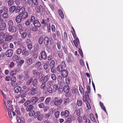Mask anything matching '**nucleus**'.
I'll use <instances>...</instances> for the list:
<instances>
[{
    "instance_id": "nucleus-1",
    "label": "nucleus",
    "mask_w": 123,
    "mask_h": 123,
    "mask_svg": "<svg viewBox=\"0 0 123 123\" xmlns=\"http://www.w3.org/2000/svg\"><path fill=\"white\" fill-rule=\"evenodd\" d=\"M36 20L34 16H31L30 18L28 19L25 22V24L26 26H28L31 24V23H33Z\"/></svg>"
},
{
    "instance_id": "nucleus-2",
    "label": "nucleus",
    "mask_w": 123,
    "mask_h": 123,
    "mask_svg": "<svg viewBox=\"0 0 123 123\" xmlns=\"http://www.w3.org/2000/svg\"><path fill=\"white\" fill-rule=\"evenodd\" d=\"M39 58L40 60H46L47 58V55L46 52L44 51H43L40 53V55L39 57Z\"/></svg>"
},
{
    "instance_id": "nucleus-3",
    "label": "nucleus",
    "mask_w": 123,
    "mask_h": 123,
    "mask_svg": "<svg viewBox=\"0 0 123 123\" xmlns=\"http://www.w3.org/2000/svg\"><path fill=\"white\" fill-rule=\"evenodd\" d=\"M54 105L57 106L61 105L62 103L63 100L62 99H59L57 97H55L54 98Z\"/></svg>"
},
{
    "instance_id": "nucleus-4",
    "label": "nucleus",
    "mask_w": 123,
    "mask_h": 123,
    "mask_svg": "<svg viewBox=\"0 0 123 123\" xmlns=\"http://www.w3.org/2000/svg\"><path fill=\"white\" fill-rule=\"evenodd\" d=\"M28 5L26 2H25L24 3V4L20 8V12H19V14L20 15H21L23 13L25 12V7L26 6H27Z\"/></svg>"
},
{
    "instance_id": "nucleus-5",
    "label": "nucleus",
    "mask_w": 123,
    "mask_h": 123,
    "mask_svg": "<svg viewBox=\"0 0 123 123\" xmlns=\"http://www.w3.org/2000/svg\"><path fill=\"white\" fill-rule=\"evenodd\" d=\"M31 94L32 95H34L38 92V89L37 88L33 87L30 91Z\"/></svg>"
},
{
    "instance_id": "nucleus-6",
    "label": "nucleus",
    "mask_w": 123,
    "mask_h": 123,
    "mask_svg": "<svg viewBox=\"0 0 123 123\" xmlns=\"http://www.w3.org/2000/svg\"><path fill=\"white\" fill-rule=\"evenodd\" d=\"M70 114V112L68 110H66L64 111H62L61 113V115L62 117L63 116L65 117H67Z\"/></svg>"
},
{
    "instance_id": "nucleus-7",
    "label": "nucleus",
    "mask_w": 123,
    "mask_h": 123,
    "mask_svg": "<svg viewBox=\"0 0 123 123\" xmlns=\"http://www.w3.org/2000/svg\"><path fill=\"white\" fill-rule=\"evenodd\" d=\"M38 100V98L37 97H34L30 100V104L32 105H34L37 101Z\"/></svg>"
},
{
    "instance_id": "nucleus-8",
    "label": "nucleus",
    "mask_w": 123,
    "mask_h": 123,
    "mask_svg": "<svg viewBox=\"0 0 123 123\" xmlns=\"http://www.w3.org/2000/svg\"><path fill=\"white\" fill-rule=\"evenodd\" d=\"M72 43L73 46L74 45L73 43H74V45L76 48H78V45L80 44V42L78 38H76L75 40L73 41V43Z\"/></svg>"
},
{
    "instance_id": "nucleus-9",
    "label": "nucleus",
    "mask_w": 123,
    "mask_h": 123,
    "mask_svg": "<svg viewBox=\"0 0 123 123\" xmlns=\"http://www.w3.org/2000/svg\"><path fill=\"white\" fill-rule=\"evenodd\" d=\"M36 11L38 13H39L41 12L44 11V9L43 6L42 5H40L38 7L36 8Z\"/></svg>"
},
{
    "instance_id": "nucleus-10",
    "label": "nucleus",
    "mask_w": 123,
    "mask_h": 123,
    "mask_svg": "<svg viewBox=\"0 0 123 123\" xmlns=\"http://www.w3.org/2000/svg\"><path fill=\"white\" fill-rule=\"evenodd\" d=\"M8 29L9 31L12 33L16 32L17 30V28L14 26L8 27Z\"/></svg>"
},
{
    "instance_id": "nucleus-11",
    "label": "nucleus",
    "mask_w": 123,
    "mask_h": 123,
    "mask_svg": "<svg viewBox=\"0 0 123 123\" xmlns=\"http://www.w3.org/2000/svg\"><path fill=\"white\" fill-rule=\"evenodd\" d=\"M13 53V51L12 49L8 50L6 52V56L7 57H11Z\"/></svg>"
},
{
    "instance_id": "nucleus-12",
    "label": "nucleus",
    "mask_w": 123,
    "mask_h": 123,
    "mask_svg": "<svg viewBox=\"0 0 123 123\" xmlns=\"http://www.w3.org/2000/svg\"><path fill=\"white\" fill-rule=\"evenodd\" d=\"M43 42L45 46H48L49 43V40L48 37L46 36L43 39Z\"/></svg>"
},
{
    "instance_id": "nucleus-13",
    "label": "nucleus",
    "mask_w": 123,
    "mask_h": 123,
    "mask_svg": "<svg viewBox=\"0 0 123 123\" xmlns=\"http://www.w3.org/2000/svg\"><path fill=\"white\" fill-rule=\"evenodd\" d=\"M22 19L23 18L21 15L19 14L16 18L15 20L17 23H19L21 22Z\"/></svg>"
},
{
    "instance_id": "nucleus-14",
    "label": "nucleus",
    "mask_w": 123,
    "mask_h": 123,
    "mask_svg": "<svg viewBox=\"0 0 123 123\" xmlns=\"http://www.w3.org/2000/svg\"><path fill=\"white\" fill-rule=\"evenodd\" d=\"M68 75V72L66 70L64 69L61 72V75L63 77H66Z\"/></svg>"
},
{
    "instance_id": "nucleus-15",
    "label": "nucleus",
    "mask_w": 123,
    "mask_h": 123,
    "mask_svg": "<svg viewBox=\"0 0 123 123\" xmlns=\"http://www.w3.org/2000/svg\"><path fill=\"white\" fill-rule=\"evenodd\" d=\"M19 33L21 37L23 39H24L26 37L27 35V33L26 32L24 31V30L19 32Z\"/></svg>"
},
{
    "instance_id": "nucleus-16",
    "label": "nucleus",
    "mask_w": 123,
    "mask_h": 123,
    "mask_svg": "<svg viewBox=\"0 0 123 123\" xmlns=\"http://www.w3.org/2000/svg\"><path fill=\"white\" fill-rule=\"evenodd\" d=\"M22 89V87H21L18 86L14 87L13 91L15 92L18 93L21 91Z\"/></svg>"
},
{
    "instance_id": "nucleus-17",
    "label": "nucleus",
    "mask_w": 123,
    "mask_h": 123,
    "mask_svg": "<svg viewBox=\"0 0 123 123\" xmlns=\"http://www.w3.org/2000/svg\"><path fill=\"white\" fill-rule=\"evenodd\" d=\"M6 28V24L5 23H3L0 25V32L1 31L5 30Z\"/></svg>"
},
{
    "instance_id": "nucleus-18",
    "label": "nucleus",
    "mask_w": 123,
    "mask_h": 123,
    "mask_svg": "<svg viewBox=\"0 0 123 123\" xmlns=\"http://www.w3.org/2000/svg\"><path fill=\"white\" fill-rule=\"evenodd\" d=\"M57 81L59 85H63V80L62 77L60 76H58L57 78Z\"/></svg>"
},
{
    "instance_id": "nucleus-19",
    "label": "nucleus",
    "mask_w": 123,
    "mask_h": 123,
    "mask_svg": "<svg viewBox=\"0 0 123 123\" xmlns=\"http://www.w3.org/2000/svg\"><path fill=\"white\" fill-rule=\"evenodd\" d=\"M70 87L68 86H66L63 88V91L65 93H68L70 90Z\"/></svg>"
},
{
    "instance_id": "nucleus-20",
    "label": "nucleus",
    "mask_w": 123,
    "mask_h": 123,
    "mask_svg": "<svg viewBox=\"0 0 123 123\" xmlns=\"http://www.w3.org/2000/svg\"><path fill=\"white\" fill-rule=\"evenodd\" d=\"M33 24L35 26L37 27H39L41 26V24L39 21L36 19L35 21L33 23Z\"/></svg>"
},
{
    "instance_id": "nucleus-21",
    "label": "nucleus",
    "mask_w": 123,
    "mask_h": 123,
    "mask_svg": "<svg viewBox=\"0 0 123 123\" xmlns=\"http://www.w3.org/2000/svg\"><path fill=\"white\" fill-rule=\"evenodd\" d=\"M38 80L37 78H35L32 81V85L33 86L35 87H37L38 84Z\"/></svg>"
},
{
    "instance_id": "nucleus-22",
    "label": "nucleus",
    "mask_w": 123,
    "mask_h": 123,
    "mask_svg": "<svg viewBox=\"0 0 123 123\" xmlns=\"http://www.w3.org/2000/svg\"><path fill=\"white\" fill-rule=\"evenodd\" d=\"M23 19H24L26 18L28 16V14L27 12H25L20 15Z\"/></svg>"
},
{
    "instance_id": "nucleus-23",
    "label": "nucleus",
    "mask_w": 123,
    "mask_h": 123,
    "mask_svg": "<svg viewBox=\"0 0 123 123\" xmlns=\"http://www.w3.org/2000/svg\"><path fill=\"white\" fill-rule=\"evenodd\" d=\"M17 28L18 29L19 32H20L24 30V28L23 27V26L22 24H19L17 26Z\"/></svg>"
},
{
    "instance_id": "nucleus-24",
    "label": "nucleus",
    "mask_w": 123,
    "mask_h": 123,
    "mask_svg": "<svg viewBox=\"0 0 123 123\" xmlns=\"http://www.w3.org/2000/svg\"><path fill=\"white\" fill-rule=\"evenodd\" d=\"M32 73L35 76H37L40 74V72L35 69L34 70L32 71Z\"/></svg>"
},
{
    "instance_id": "nucleus-25",
    "label": "nucleus",
    "mask_w": 123,
    "mask_h": 123,
    "mask_svg": "<svg viewBox=\"0 0 123 123\" xmlns=\"http://www.w3.org/2000/svg\"><path fill=\"white\" fill-rule=\"evenodd\" d=\"M33 107L34 106L32 105H30L26 107V110L27 111H30L33 109Z\"/></svg>"
},
{
    "instance_id": "nucleus-26",
    "label": "nucleus",
    "mask_w": 123,
    "mask_h": 123,
    "mask_svg": "<svg viewBox=\"0 0 123 123\" xmlns=\"http://www.w3.org/2000/svg\"><path fill=\"white\" fill-rule=\"evenodd\" d=\"M15 6H11L9 8V12L11 13H13L14 12L15 8Z\"/></svg>"
},
{
    "instance_id": "nucleus-27",
    "label": "nucleus",
    "mask_w": 123,
    "mask_h": 123,
    "mask_svg": "<svg viewBox=\"0 0 123 123\" xmlns=\"http://www.w3.org/2000/svg\"><path fill=\"white\" fill-rule=\"evenodd\" d=\"M53 92V89L52 88L51 86H49L47 88V91L44 92L45 93H47V92H48L51 93H52Z\"/></svg>"
},
{
    "instance_id": "nucleus-28",
    "label": "nucleus",
    "mask_w": 123,
    "mask_h": 123,
    "mask_svg": "<svg viewBox=\"0 0 123 123\" xmlns=\"http://www.w3.org/2000/svg\"><path fill=\"white\" fill-rule=\"evenodd\" d=\"M90 117L91 120L93 123L96 122L95 119L92 113H91L90 115Z\"/></svg>"
},
{
    "instance_id": "nucleus-29",
    "label": "nucleus",
    "mask_w": 123,
    "mask_h": 123,
    "mask_svg": "<svg viewBox=\"0 0 123 123\" xmlns=\"http://www.w3.org/2000/svg\"><path fill=\"white\" fill-rule=\"evenodd\" d=\"M25 74V79L27 80L30 78V75L29 74V72L28 71H25L24 72Z\"/></svg>"
},
{
    "instance_id": "nucleus-30",
    "label": "nucleus",
    "mask_w": 123,
    "mask_h": 123,
    "mask_svg": "<svg viewBox=\"0 0 123 123\" xmlns=\"http://www.w3.org/2000/svg\"><path fill=\"white\" fill-rule=\"evenodd\" d=\"M7 25L8 26V27L13 26V20H10L9 21L7 24Z\"/></svg>"
},
{
    "instance_id": "nucleus-31",
    "label": "nucleus",
    "mask_w": 123,
    "mask_h": 123,
    "mask_svg": "<svg viewBox=\"0 0 123 123\" xmlns=\"http://www.w3.org/2000/svg\"><path fill=\"white\" fill-rule=\"evenodd\" d=\"M58 56L59 58H62L63 56V54L61 51H59L57 52Z\"/></svg>"
},
{
    "instance_id": "nucleus-32",
    "label": "nucleus",
    "mask_w": 123,
    "mask_h": 123,
    "mask_svg": "<svg viewBox=\"0 0 123 123\" xmlns=\"http://www.w3.org/2000/svg\"><path fill=\"white\" fill-rule=\"evenodd\" d=\"M20 6H15L14 12L15 13H17L20 12Z\"/></svg>"
},
{
    "instance_id": "nucleus-33",
    "label": "nucleus",
    "mask_w": 123,
    "mask_h": 123,
    "mask_svg": "<svg viewBox=\"0 0 123 123\" xmlns=\"http://www.w3.org/2000/svg\"><path fill=\"white\" fill-rule=\"evenodd\" d=\"M44 39L43 37L42 36H41L40 37L38 40V42L40 44H42L43 43Z\"/></svg>"
},
{
    "instance_id": "nucleus-34",
    "label": "nucleus",
    "mask_w": 123,
    "mask_h": 123,
    "mask_svg": "<svg viewBox=\"0 0 123 123\" xmlns=\"http://www.w3.org/2000/svg\"><path fill=\"white\" fill-rule=\"evenodd\" d=\"M14 3L13 0H9L8 2V5L9 6H12Z\"/></svg>"
},
{
    "instance_id": "nucleus-35",
    "label": "nucleus",
    "mask_w": 123,
    "mask_h": 123,
    "mask_svg": "<svg viewBox=\"0 0 123 123\" xmlns=\"http://www.w3.org/2000/svg\"><path fill=\"white\" fill-rule=\"evenodd\" d=\"M64 68L62 67L61 65H59L57 67V69L58 71L62 72V71L64 70Z\"/></svg>"
},
{
    "instance_id": "nucleus-36",
    "label": "nucleus",
    "mask_w": 123,
    "mask_h": 123,
    "mask_svg": "<svg viewBox=\"0 0 123 123\" xmlns=\"http://www.w3.org/2000/svg\"><path fill=\"white\" fill-rule=\"evenodd\" d=\"M33 78L32 77H31L30 79L26 83V85L28 86L30 85L32 81Z\"/></svg>"
},
{
    "instance_id": "nucleus-37",
    "label": "nucleus",
    "mask_w": 123,
    "mask_h": 123,
    "mask_svg": "<svg viewBox=\"0 0 123 123\" xmlns=\"http://www.w3.org/2000/svg\"><path fill=\"white\" fill-rule=\"evenodd\" d=\"M32 63V59L31 58L27 59V63L28 65H31Z\"/></svg>"
},
{
    "instance_id": "nucleus-38",
    "label": "nucleus",
    "mask_w": 123,
    "mask_h": 123,
    "mask_svg": "<svg viewBox=\"0 0 123 123\" xmlns=\"http://www.w3.org/2000/svg\"><path fill=\"white\" fill-rule=\"evenodd\" d=\"M12 59L16 61L17 62H18L19 60V58L17 55L13 56Z\"/></svg>"
},
{
    "instance_id": "nucleus-39",
    "label": "nucleus",
    "mask_w": 123,
    "mask_h": 123,
    "mask_svg": "<svg viewBox=\"0 0 123 123\" xmlns=\"http://www.w3.org/2000/svg\"><path fill=\"white\" fill-rule=\"evenodd\" d=\"M12 38V36L11 35H9L7 36L5 39L6 41H9L11 40Z\"/></svg>"
},
{
    "instance_id": "nucleus-40",
    "label": "nucleus",
    "mask_w": 123,
    "mask_h": 123,
    "mask_svg": "<svg viewBox=\"0 0 123 123\" xmlns=\"http://www.w3.org/2000/svg\"><path fill=\"white\" fill-rule=\"evenodd\" d=\"M23 55H24L25 56H27L29 54V52L25 49H24L22 52Z\"/></svg>"
},
{
    "instance_id": "nucleus-41",
    "label": "nucleus",
    "mask_w": 123,
    "mask_h": 123,
    "mask_svg": "<svg viewBox=\"0 0 123 123\" xmlns=\"http://www.w3.org/2000/svg\"><path fill=\"white\" fill-rule=\"evenodd\" d=\"M54 81L53 80L49 81L47 82V85L49 86H52L54 84Z\"/></svg>"
},
{
    "instance_id": "nucleus-42",
    "label": "nucleus",
    "mask_w": 123,
    "mask_h": 123,
    "mask_svg": "<svg viewBox=\"0 0 123 123\" xmlns=\"http://www.w3.org/2000/svg\"><path fill=\"white\" fill-rule=\"evenodd\" d=\"M46 86V83L43 82L41 85V86H40V89H41L43 90Z\"/></svg>"
},
{
    "instance_id": "nucleus-43",
    "label": "nucleus",
    "mask_w": 123,
    "mask_h": 123,
    "mask_svg": "<svg viewBox=\"0 0 123 123\" xmlns=\"http://www.w3.org/2000/svg\"><path fill=\"white\" fill-rule=\"evenodd\" d=\"M79 91L82 94H83L84 93V90L81 86H79Z\"/></svg>"
},
{
    "instance_id": "nucleus-44",
    "label": "nucleus",
    "mask_w": 123,
    "mask_h": 123,
    "mask_svg": "<svg viewBox=\"0 0 123 123\" xmlns=\"http://www.w3.org/2000/svg\"><path fill=\"white\" fill-rule=\"evenodd\" d=\"M77 120L79 123H81L83 121L82 118L80 116H79L78 117Z\"/></svg>"
},
{
    "instance_id": "nucleus-45",
    "label": "nucleus",
    "mask_w": 123,
    "mask_h": 123,
    "mask_svg": "<svg viewBox=\"0 0 123 123\" xmlns=\"http://www.w3.org/2000/svg\"><path fill=\"white\" fill-rule=\"evenodd\" d=\"M49 79V76L48 75H47L44 77L43 79V80L44 82L46 83L48 81Z\"/></svg>"
},
{
    "instance_id": "nucleus-46",
    "label": "nucleus",
    "mask_w": 123,
    "mask_h": 123,
    "mask_svg": "<svg viewBox=\"0 0 123 123\" xmlns=\"http://www.w3.org/2000/svg\"><path fill=\"white\" fill-rule=\"evenodd\" d=\"M55 65V61L53 60H52L50 63L49 66L50 68H54Z\"/></svg>"
},
{
    "instance_id": "nucleus-47",
    "label": "nucleus",
    "mask_w": 123,
    "mask_h": 123,
    "mask_svg": "<svg viewBox=\"0 0 123 123\" xmlns=\"http://www.w3.org/2000/svg\"><path fill=\"white\" fill-rule=\"evenodd\" d=\"M43 117L44 116L42 114H41L39 116L37 117V118L38 120L41 121L43 120Z\"/></svg>"
},
{
    "instance_id": "nucleus-48",
    "label": "nucleus",
    "mask_w": 123,
    "mask_h": 123,
    "mask_svg": "<svg viewBox=\"0 0 123 123\" xmlns=\"http://www.w3.org/2000/svg\"><path fill=\"white\" fill-rule=\"evenodd\" d=\"M63 49L64 52L66 54H68V52L67 49V46H64L63 47Z\"/></svg>"
},
{
    "instance_id": "nucleus-49",
    "label": "nucleus",
    "mask_w": 123,
    "mask_h": 123,
    "mask_svg": "<svg viewBox=\"0 0 123 123\" xmlns=\"http://www.w3.org/2000/svg\"><path fill=\"white\" fill-rule=\"evenodd\" d=\"M40 112V111H37L35 112V116L34 117L35 118H37V117L39 116L41 114Z\"/></svg>"
},
{
    "instance_id": "nucleus-50",
    "label": "nucleus",
    "mask_w": 123,
    "mask_h": 123,
    "mask_svg": "<svg viewBox=\"0 0 123 123\" xmlns=\"http://www.w3.org/2000/svg\"><path fill=\"white\" fill-rule=\"evenodd\" d=\"M29 115L30 117H32L33 115L35 116V112L33 111H30L29 113Z\"/></svg>"
},
{
    "instance_id": "nucleus-51",
    "label": "nucleus",
    "mask_w": 123,
    "mask_h": 123,
    "mask_svg": "<svg viewBox=\"0 0 123 123\" xmlns=\"http://www.w3.org/2000/svg\"><path fill=\"white\" fill-rule=\"evenodd\" d=\"M22 52V49L21 48H18L16 51V53L17 54L19 55Z\"/></svg>"
},
{
    "instance_id": "nucleus-52",
    "label": "nucleus",
    "mask_w": 123,
    "mask_h": 123,
    "mask_svg": "<svg viewBox=\"0 0 123 123\" xmlns=\"http://www.w3.org/2000/svg\"><path fill=\"white\" fill-rule=\"evenodd\" d=\"M2 17L4 18H7L8 17V12L4 13L2 15Z\"/></svg>"
},
{
    "instance_id": "nucleus-53",
    "label": "nucleus",
    "mask_w": 123,
    "mask_h": 123,
    "mask_svg": "<svg viewBox=\"0 0 123 123\" xmlns=\"http://www.w3.org/2000/svg\"><path fill=\"white\" fill-rule=\"evenodd\" d=\"M77 104L78 106H81L82 105L81 100L80 99L78 100L77 101Z\"/></svg>"
},
{
    "instance_id": "nucleus-54",
    "label": "nucleus",
    "mask_w": 123,
    "mask_h": 123,
    "mask_svg": "<svg viewBox=\"0 0 123 123\" xmlns=\"http://www.w3.org/2000/svg\"><path fill=\"white\" fill-rule=\"evenodd\" d=\"M27 2L28 5L30 6H33L32 0H27Z\"/></svg>"
},
{
    "instance_id": "nucleus-55",
    "label": "nucleus",
    "mask_w": 123,
    "mask_h": 123,
    "mask_svg": "<svg viewBox=\"0 0 123 123\" xmlns=\"http://www.w3.org/2000/svg\"><path fill=\"white\" fill-rule=\"evenodd\" d=\"M30 104V100H27L24 104V106H26Z\"/></svg>"
},
{
    "instance_id": "nucleus-56",
    "label": "nucleus",
    "mask_w": 123,
    "mask_h": 123,
    "mask_svg": "<svg viewBox=\"0 0 123 123\" xmlns=\"http://www.w3.org/2000/svg\"><path fill=\"white\" fill-rule=\"evenodd\" d=\"M51 99V98L50 97L47 98L45 100V103L46 104V105L48 104L49 102Z\"/></svg>"
},
{
    "instance_id": "nucleus-57",
    "label": "nucleus",
    "mask_w": 123,
    "mask_h": 123,
    "mask_svg": "<svg viewBox=\"0 0 123 123\" xmlns=\"http://www.w3.org/2000/svg\"><path fill=\"white\" fill-rule=\"evenodd\" d=\"M58 88V86L57 85H55L53 86V89L54 91H56Z\"/></svg>"
},
{
    "instance_id": "nucleus-58",
    "label": "nucleus",
    "mask_w": 123,
    "mask_h": 123,
    "mask_svg": "<svg viewBox=\"0 0 123 123\" xmlns=\"http://www.w3.org/2000/svg\"><path fill=\"white\" fill-rule=\"evenodd\" d=\"M64 39L65 40L67 41L68 40V37L67 34L66 32H65L63 33Z\"/></svg>"
},
{
    "instance_id": "nucleus-59",
    "label": "nucleus",
    "mask_w": 123,
    "mask_h": 123,
    "mask_svg": "<svg viewBox=\"0 0 123 123\" xmlns=\"http://www.w3.org/2000/svg\"><path fill=\"white\" fill-rule=\"evenodd\" d=\"M54 115L56 118H58L60 115V112L59 111H57L55 113Z\"/></svg>"
},
{
    "instance_id": "nucleus-60",
    "label": "nucleus",
    "mask_w": 123,
    "mask_h": 123,
    "mask_svg": "<svg viewBox=\"0 0 123 123\" xmlns=\"http://www.w3.org/2000/svg\"><path fill=\"white\" fill-rule=\"evenodd\" d=\"M70 100L69 98H67L65 99L64 101V103L65 104H67L70 102Z\"/></svg>"
},
{
    "instance_id": "nucleus-61",
    "label": "nucleus",
    "mask_w": 123,
    "mask_h": 123,
    "mask_svg": "<svg viewBox=\"0 0 123 123\" xmlns=\"http://www.w3.org/2000/svg\"><path fill=\"white\" fill-rule=\"evenodd\" d=\"M73 117L74 118V117H70L68 118L67 121V123H70L72 121V119L73 118Z\"/></svg>"
},
{
    "instance_id": "nucleus-62",
    "label": "nucleus",
    "mask_w": 123,
    "mask_h": 123,
    "mask_svg": "<svg viewBox=\"0 0 123 123\" xmlns=\"http://www.w3.org/2000/svg\"><path fill=\"white\" fill-rule=\"evenodd\" d=\"M17 122L19 123L22 122V120L19 117L17 116L16 117Z\"/></svg>"
},
{
    "instance_id": "nucleus-63",
    "label": "nucleus",
    "mask_w": 123,
    "mask_h": 123,
    "mask_svg": "<svg viewBox=\"0 0 123 123\" xmlns=\"http://www.w3.org/2000/svg\"><path fill=\"white\" fill-rule=\"evenodd\" d=\"M10 80L12 82L16 81V78L15 76H13L12 77H11Z\"/></svg>"
},
{
    "instance_id": "nucleus-64",
    "label": "nucleus",
    "mask_w": 123,
    "mask_h": 123,
    "mask_svg": "<svg viewBox=\"0 0 123 123\" xmlns=\"http://www.w3.org/2000/svg\"><path fill=\"white\" fill-rule=\"evenodd\" d=\"M33 3L34 5L37 6L38 5L37 0H32Z\"/></svg>"
}]
</instances>
